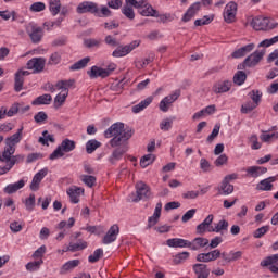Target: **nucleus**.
Here are the masks:
<instances>
[{
  "label": "nucleus",
  "instance_id": "1",
  "mask_svg": "<svg viewBox=\"0 0 278 278\" xmlns=\"http://www.w3.org/2000/svg\"><path fill=\"white\" fill-rule=\"evenodd\" d=\"M131 136H134V129L125 128V124L121 122L112 124L104 131V138H112L109 144L114 149L109 157L110 164L114 166L116 162L123 160V155L129 151V139Z\"/></svg>",
  "mask_w": 278,
  "mask_h": 278
},
{
  "label": "nucleus",
  "instance_id": "2",
  "mask_svg": "<svg viewBox=\"0 0 278 278\" xmlns=\"http://www.w3.org/2000/svg\"><path fill=\"white\" fill-rule=\"evenodd\" d=\"M16 148L12 147H4V150L0 152V162L4 165H0V175H5L7 173H10L12 168H14L15 164H18L25 160V155L17 154Z\"/></svg>",
  "mask_w": 278,
  "mask_h": 278
},
{
  "label": "nucleus",
  "instance_id": "3",
  "mask_svg": "<svg viewBox=\"0 0 278 278\" xmlns=\"http://www.w3.org/2000/svg\"><path fill=\"white\" fill-rule=\"evenodd\" d=\"M77 143L68 138L64 139L61 144L50 154L49 160H58V157H64L65 153L75 151Z\"/></svg>",
  "mask_w": 278,
  "mask_h": 278
},
{
  "label": "nucleus",
  "instance_id": "4",
  "mask_svg": "<svg viewBox=\"0 0 278 278\" xmlns=\"http://www.w3.org/2000/svg\"><path fill=\"white\" fill-rule=\"evenodd\" d=\"M126 3H130L132 8L138 10L139 14L141 16H152L154 17L155 14H157V10L153 9V5H151L147 0H126Z\"/></svg>",
  "mask_w": 278,
  "mask_h": 278
},
{
  "label": "nucleus",
  "instance_id": "5",
  "mask_svg": "<svg viewBox=\"0 0 278 278\" xmlns=\"http://www.w3.org/2000/svg\"><path fill=\"white\" fill-rule=\"evenodd\" d=\"M132 203H138V201H142L143 199L151 198V187L149 185L139 181L136 184V193H131L130 195Z\"/></svg>",
  "mask_w": 278,
  "mask_h": 278
},
{
  "label": "nucleus",
  "instance_id": "6",
  "mask_svg": "<svg viewBox=\"0 0 278 278\" xmlns=\"http://www.w3.org/2000/svg\"><path fill=\"white\" fill-rule=\"evenodd\" d=\"M251 27L256 31H270V29H275L277 24H270V18L257 16L252 18Z\"/></svg>",
  "mask_w": 278,
  "mask_h": 278
},
{
  "label": "nucleus",
  "instance_id": "7",
  "mask_svg": "<svg viewBox=\"0 0 278 278\" xmlns=\"http://www.w3.org/2000/svg\"><path fill=\"white\" fill-rule=\"evenodd\" d=\"M140 47V40H135L126 46L118 45L117 48L113 51V58H125V55H129L134 49Z\"/></svg>",
  "mask_w": 278,
  "mask_h": 278
},
{
  "label": "nucleus",
  "instance_id": "8",
  "mask_svg": "<svg viewBox=\"0 0 278 278\" xmlns=\"http://www.w3.org/2000/svg\"><path fill=\"white\" fill-rule=\"evenodd\" d=\"M76 12L78 14H99V4L92 1H84L78 4Z\"/></svg>",
  "mask_w": 278,
  "mask_h": 278
},
{
  "label": "nucleus",
  "instance_id": "9",
  "mask_svg": "<svg viewBox=\"0 0 278 278\" xmlns=\"http://www.w3.org/2000/svg\"><path fill=\"white\" fill-rule=\"evenodd\" d=\"M181 97V90L177 89L172 94L166 96L159 104L161 112H168L170 105Z\"/></svg>",
  "mask_w": 278,
  "mask_h": 278
},
{
  "label": "nucleus",
  "instance_id": "10",
  "mask_svg": "<svg viewBox=\"0 0 278 278\" xmlns=\"http://www.w3.org/2000/svg\"><path fill=\"white\" fill-rule=\"evenodd\" d=\"M236 14H238V4L229 2L224 9V20L226 23H235Z\"/></svg>",
  "mask_w": 278,
  "mask_h": 278
},
{
  "label": "nucleus",
  "instance_id": "11",
  "mask_svg": "<svg viewBox=\"0 0 278 278\" xmlns=\"http://www.w3.org/2000/svg\"><path fill=\"white\" fill-rule=\"evenodd\" d=\"M48 173H49L48 168H42L37 174H35L29 186L33 192H38V190H40V184L45 179V177H47Z\"/></svg>",
  "mask_w": 278,
  "mask_h": 278
},
{
  "label": "nucleus",
  "instance_id": "12",
  "mask_svg": "<svg viewBox=\"0 0 278 278\" xmlns=\"http://www.w3.org/2000/svg\"><path fill=\"white\" fill-rule=\"evenodd\" d=\"M46 62L43 58H33L27 62L26 66L28 71H33V73H42Z\"/></svg>",
  "mask_w": 278,
  "mask_h": 278
},
{
  "label": "nucleus",
  "instance_id": "13",
  "mask_svg": "<svg viewBox=\"0 0 278 278\" xmlns=\"http://www.w3.org/2000/svg\"><path fill=\"white\" fill-rule=\"evenodd\" d=\"M266 51H255L244 59V64H247L248 68H253V66H257L258 62H262L264 59Z\"/></svg>",
  "mask_w": 278,
  "mask_h": 278
},
{
  "label": "nucleus",
  "instance_id": "14",
  "mask_svg": "<svg viewBox=\"0 0 278 278\" xmlns=\"http://www.w3.org/2000/svg\"><path fill=\"white\" fill-rule=\"evenodd\" d=\"M220 257V250L216 249L207 253H200L197 255L195 260L197 262H202V263H210V262H216Z\"/></svg>",
  "mask_w": 278,
  "mask_h": 278
},
{
  "label": "nucleus",
  "instance_id": "15",
  "mask_svg": "<svg viewBox=\"0 0 278 278\" xmlns=\"http://www.w3.org/2000/svg\"><path fill=\"white\" fill-rule=\"evenodd\" d=\"M118 233H121V228L118 227V225L115 224L111 226L102 239V244H112V242H116Z\"/></svg>",
  "mask_w": 278,
  "mask_h": 278
},
{
  "label": "nucleus",
  "instance_id": "16",
  "mask_svg": "<svg viewBox=\"0 0 278 278\" xmlns=\"http://www.w3.org/2000/svg\"><path fill=\"white\" fill-rule=\"evenodd\" d=\"M200 10H201V2H194L193 4H191L181 18L182 23H190V21H192V18L197 16Z\"/></svg>",
  "mask_w": 278,
  "mask_h": 278
},
{
  "label": "nucleus",
  "instance_id": "17",
  "mask_svg": "<svg viewBox=\"0 0 278 278\" xmlns=\"http://www.w3.org/2000/svg\"><path fill=\"white\" fill-rule=\"evenodd\" d=\"M232 86L233 83H231V80H219L214 84L213 92H215V94H223L225 92H229Z\"/></svg>",
  "mask_w": 278,
  "mask_h": 278
},
{
  "label": "nucleus",
  "instance_id": "18",
  "mask_svg": "<svg viewBox=\"0 0 278 278\" xmlns=\"http://www.w3.org/2000/svg\"><path fill=\"white\" fill-rule=\"evenodd\" d=\"M87 75L90 77V79H97L101 77L102 79H105V77H110V72L105 71L103 67H99L97 65H93L90 71L87 72Z\"/></svg>",
  "mask_w": 278,
  "mask_h": 278
},
{
  "label": "nucleus",
  "instance_id": "19",
  "mask_svg": "<svg viewBox=\"0 0 278 278\" xmlns=\"http://www.w3.org/2000/svg\"><path fill=\"white\" fill-rule=\"evenodd\" d=\"M162 216V202H159L155 206L154 213L148 218L147 229L155 227L160 223V217Z\"/></svg>",
  "mask_w": 278,
  "mask_h": 278
},
{
  "label": "nucleus",
  "instance_id": "20",
  "mask_svg": "<svg viewBox=\"0 0 278 278\" xmlns=\"http://www.w3.org/2000/svg\"><path fill=\"white\" fill-rule=\"evenodd\" d=\"M261 266H269L270 273H278V254L267 256L261 262Z\"/></svg>",
  "mask_w": 278,
  "mask_h": 278
},
{
  "label": "nucleus",
  "instance_id": "21",
  "mask_svg": "<svg viewBox=\"0 0 278 278\" xmlns=\"http://www.w3.org/2000/svg\"><path fill=\"white\" fill-rule=\"evenodd\" d=\"M207 244H210V239L197 237L192 241H189V249H191V251H199V249H205Z\"/></svg>",
  "mask_w": 278,
  "mask_h": 278
},
{
  "label": "nucleus",
  "instance_id": "22",
  "mask_svg": "<svg viewBox=\"0 0 278 278\" xmlns=\"http://www.w3.org/2000/svg\"><path fill=\"white\" fill-rule=\"evenodd\" d=\"M23 129L24 127L21 126L20 129H17V132L13 134L11 137H8L5 139V147H11V149H15L16 144L23 140Z\"/></svg>",
  "mask_w": 278,
  "mask_h": 278
},
{
  "label": "nucleus",
  "instance_id": "23",
  "mask_svg": "<svg viewBox=\"0 0 278 278\" xmlns=\"http://www.w3.org/2000/svg\"><path fill=\"white\" fill-rule=\"evenodd\" d=\"M253 49H255V43H249L247 46H243V47L235 50L231 53V58H233L235 60L244 58V55H248V53H251V51H253Z\"/></svg>",
  "mask_w": 278,
  "mask_h": 278
},
{
  "label": "nucleus",
  "instance_id": "24",
  "mask_svg": "<svg viewBox=\"0 0 278 278\" xmlns=\"http://www.w3.org/2000/svg\"><path fill=\"white\" fill-rule=\"evenodd\" d=\"M193 273L197 275V278H208L210 268L203 263H197L192 266Z\"/></svg>",
  "mask_w": 278,
  "mask_h": 278
},
{
  "label": "nucleus",
  "instance_id": "25",
  "mask_svg": "<svg viewBox=\"0 0 278 278\" xmlns=\"http://www.w3.org/2000/svg\"><path fill=\"white\" fill-rule=\"evenodd\" d=\"M67 194L71 199V203H79V197L84 194V188L72 186L67 189Z\"/></svg>",
  "mask_w": 278,
  "mask_h": 278
},
{
  "label": "nucleus",
  "instance_id": "26",
  "mask_svg": "<svg viewBox=\"0 0 278 278\" xmlns=\"http://www.w3.org/2000/svg\"><path fill=\"white\" fill-rule=\"evenodd\" d=\"M167 247L172 249H189V241L180 238H173L166 241Z\"/></svg>",
  "mask_w": 278,
  "mask_h": 278
},
{
  "label": "nucleus",
  "instance_id": "27",
  "mask_svg": "<svg viewBox=\"0 0 278 278\" xmlns=\"http://www.w3.org/2000/svg\"><path fill=\"white\" fill-rule=\"evenodd\" d=\"M22 188H25V180L23 179L14 184H9L7 187H4L3 192L4 194H15V192H18V190Z\"/></svg>",
  "mask_w": 278,
  "mask_h": 278
},
{
  "label": "nucleus",
  "instance_id": "28",
  "mask_svg": "<svg viewBox=\"0 0 278 278\" xmlns=\"http://www.w3.org/2000/svg\"><path fill=\"white\" fill-rule=\"evenodd\" d=\"M274 181H277V177H275V176L265 178V179L260 181V184L256 186V189L268 192V191L273 190Z\"/></svg>",
  "mask_w": 278,
  "mask_h": 278
},
{
  "label": "nucleus",
  "instance_id": "29",
  "mask_svg": "<svg viewBox=\"0 0 278 278\" xmlns=\"http://www.w3.org/2000/svg\"><path fill=\"white\" fill-rule=\"evenodd\" d=\"M247 173L250 175V177L257 179V177H261V175L268 173V168L262 166H251L247 168Z\"/></svg>",
  "mask_w": 278,
  "mask_h": 278
},
{
  "label": "nucleus",
  "instance_id": "30",
  "mask_svg": "<svg viewBox=\"0 0 278 278\" xmlns=\"http://www.w3.org/2000/svg\"><path fill=\"white\" fill-rule=\"evenodd\" d=\"M81 264V261L79 260H72L66 262L60 269V275H66V273H71V270H75L77 266Z\"/></svg>",
  "mask_w": 278,
  "mask_h": 278
},
{
  "label": "nucleus",
  "instance_id": "31",
  "mask_svg": "<svg viewBox=\"0 0 278 278\" xmlns=\"http://www.w3.org/2000/svg\"><path fill=\"white\" fill-rule=\"evenodd\" d=\"M227 229H229V222L222 219L215 225L214 228H208L207 231L210 233H220V231H227Z\"/></svg>",
  "mask_w": 278,
  "mask_h": 278
},
{
  "label": "nucleus",
  "instance_id": "32",
  "mask_svg": "<svg viewBox=\"0 0 278 278\" xmlns=\"http://www.w3.org/2000/svg\"><path fill=\"white\" fill-rule=\"evenodd\" d=\"M151 103H153V97L146 98L144 100L139 102L137 105L132 106L134 114H138V113L142 112V110H144L146 108H149V105H151Z\"/></svg>",
  "mask_w": 278,
  "mask_h": 278
},
{
  "label": "nucleus",
  "instance_id": "33",
  "mask_svg": "<svg viewBox=\"0 0 278 278\" xmlns=\"http://www.w3.org/2000/svg\"><path fill=\"white\" fill-rule=\"evenodd\" d=\"M29 37L31 42H34L35 45H38V42L42 40V28L33 26L31 31L29 33Z\"/></svg>",
  "mask_w": 278,
  "mask_h": 278
},
{
  "label": "nucleus",
  "instance_id": "34",
  "mask_svg": "<svg viewBox=\"0 0 278 278\" xmlns=\"http://www.w3.org/2000/svg\"><path fill=\"white\" fill-rule=\"evenodd\" d=\"M51 101H53V97H51V94L49 93H45L42 96L37 97L31 104L33 105H50Z\"/></svg>",
  "mask_w": 278,
  "mask_h": 278
},
{
  "label": "nucleus",
  "instance_id": "35",
  "mask_svg": "<svg viewBox=\"0 0 278 278\" xmlns=\"http://www.w3.org/2000/svg\"><path fill=\"white\" fill-rule=\"evenodd\" d=\"M125 5L122 9V13L124 14V16H126V18H129V21H134V18H136V13L134 12V5H131V3H127V0H125Z\"/></svg>",
  "mask_w": 278,
  "mask_h": 278
},
{
  "label": "nucleus",
  "instance_id": "36",
  "mask_svg": "<svg viewBox=\"0 0 278 278\" xmlns=\"http://www.w3.org/2000/svg\"><path fill=\"white\" fill-rule=\"evenodd\" d=\"M49 10L52 16H58L62 10V2L60 0H49Z\"/></svg>",
  "mask_w": 278,
  "mask_h": 278
},
{
  "label": "nucleus",
  "instance_id": "37",
  "mask_svg": "<svg viewBox=\"0 0 278 278\" xmlns=\"http://www.w3.org/2000/svg\"><path fill=\"white\" fill-rule=\"evenodd\" d=\"M90 62V56H86L73 65H71L70 71H81V68H86L88 66V63Z\"/></svg>",
  "mask_w": 278,
  "mask_h": 278
},
{
  "label": "nucleus",
  "instance_id": "38",
  "mask_svg": "<svg viewBox=\"0 0 278 278\" xmlns=\"http://www.w3.org/2000/svg\"><path fill=\"white\" fill-rule=\"evenodd\" d=\"M42 136L43 137H39L38 142L43 147H49V142H55V137H53V135H49L48 130H43Z\"/></svg>",
  "mask_w": 278,
  "mask_h": 278
},
{
  "label": "nucleus",
  "instance_id": "39",
  "mask_svg": "<svg viewBox=\"0 0 278 278\" xmlns=\"http://www.w3.org/2000/svg\"><path fill=\"white\" fill-rule=\"evenodd\" d=\"M233 193V185L223 180L220 188H219V194H224V197H228V194Z\"/></svg>",
  "mask_w": 278,
  "mask_h": 278
},
{
  "label": "nucleus",
  "instance_id": "40",
  "mask_svg": "<svg viewBox=\"0 0 278 278\" xmlns=\"http://www.w3.org/2000/svg\"><path fill=\"white\" fill-rule=\"evenodd\" d=\"M55 86L59 90H66L68 92V88L75 86V79L59 80Z\"/></svg>",
  "mask_w": 278,
  "mask_h": 278
},
{
  "label": "nucleus",
  "instance_id": "41",
  "mask_svg": "<svg viewBox=\"0 0 278 278\" xmlns=\"http://www.w3.org/2000/svg\"><path fill=\"white\" fill-rule=\"evenodd\" d=\"M99 147H101V142H99L97 139H90L86 143V151L88 154H91L94 153Z\"/></svg>",
  "mask_w": 278,
  "mask_h": 278
},
{
  "label": "nucleus",
  "instance_id": "42",
  "mask_svg": "<svg viewBox=\"0 0 278 278\" xmlns=\"http://www.w3.org/2000/svg\"><path fill=\"white\" fill-rule=\"evenodd\" d=\"M102 42L103 40L101 39L89 38L84 41V45L87 49H99Z\"/></svg>",
  "mask_w": 278,
  "mask_h": 278
},
{
  "label": "nucleus",
  "instance_id": "43",
  "mask_svg": "<svg viewBox=\"0 0 278 278\" xmlns=\"http://www.w3.org/2000/svg\"><path fill=\"white\" fill-rule=\"evenodd\" d=\"M88 248V242L79 240L77 243H70L67 251H84V249Z\"/></svg>",
  "mask_w": 278,
  "mask_h": 278
},
{
  "label": "nucleus",
  "instance_id": "44",
  "mask_svg": "<svg viewBox=\"0 0 278 278\" xmlns=\"http://www.w3.org/2000/svg\"><path fill=\"white\" fill-rule=\"evenodd\" d=\"M190 257V252H180L174 256L173 264L178 266L179 264H184L186 260Z\"/></svg>",
  "mask_w": 278,
  "mask_h": 278
},
{
  "label": "nucleus",
  "instance_id": "45",
  "mask_svg": "<svg viewBox=\"0 0 278 278\" xmlns=\"http://www.w3.org/2000/svg\"><path fill=\"white\" fill-rule=\"evenodd\" d=\"M232 79L236 86H242V84L247 81V73H244L243 71H238Z\"/></svg>",
  "mask_w": 278,
  "mask_h": 278
},
{
  "label": "nucleus",
  "instance_id": "46",
  "mask_svg": "<svg viewBox=\"0 0 278 278\" xmlns=\"http://www.w3.org/2000/svg\"><path fill=\"white\" fill-rule=\"evenodd\" d=\"M102 257H103V249L99 248L93 252V254L88 256V262L90 264H97V262H99V260H101Z\"/></svg>",
  "mask_w": 278,
  "mask_h": 278
},
{
  "label": "nucleus",
  "instance_id": "47",
  "mask_svg": "<svg viewBox=\"0 0 278 278\" xmlns=\"http://www.w3.org/2000/svg\"><path fill=\"white\" fill-rule=\"evenodd\" d=\"M257 103L253 102V101H248L245 103H243L241 105V114H249L251 112H253V110H255V108H257Z\"/></svg>",
  "mask_w": 278,
  "mask_h": 278
},
{
  "label": "nucleus",
  "instance_id": "48",
  "mask_svg": "<svg viewBox=\"0 0 278 278\" xmlns=\"http://www.w3.org/2000/svg\"><path fill=\"white\" fill-rule=\"evenodd\" d=\"M152 162H155V155L146 154L140 160V166H141V168H147V166H151Z\"/></svg>",
  "mask_w": 278,
  "mask_h": 278
},
{
  "label": "nucleus",
  "instance_id": "49",
  "mask_svg": "<svg viewBox=\"0 0 278 278\" xmlns=\"http://www.w3.org/2000/svg\"><path fill=\"white\" fill-rule=\"evenodd\" d=\"M25 207L28 212H34V207H36V194H29V198L25 200Z\"/></svg>",
  "mask_w": 278,
  "mask_h": 278
},
{
  "label": "nucleus",
  "instance_id": "50",
  "mask_svg": "<svg viewBox=\"0 0 278 278\" xmlns=\"http://www.w3.org/2000/svg\"><path fill=\"white\" fill-rule=\"evenodd\" d=\"M83 182H85L88 188H92L97 184V177L92 175H83L80 176Z\"/></svg>",
  "mask_w": 278,
  "mask_h": 278
},
{
  "label": "nucleus",
  "instance_id": "51",
  "mask_svg": "<svg viewBox=\"0 0 278 278\" xmlns=\"http://www.w3.org/2000/svg\"><path fill=\"white\" fill-rule=\"evenodd\" d=\"M214 21V16L204 15L202 18L195 20L194 25L195 27H203V25H210Z\"/></svg>",
  "mask_w": 278,
  "mask_h": 278
},
{
  "label": "nucleus",
  "instance_id": "52",
  "mask_svg": "<svg viewBox=\"0 0 278 278\" xmlns=\"http://www.w3.org/2000/svg\"><path fill=\"white\" fill-rule=\"evenodd\" d=\"M23 84H25V78L15 73L14 79V90L15 92H21L23 90Z\"/></svg>",
  "mask_w": 278,
  "mask_h": 278
},
{
  "label": "nucleus",
  "instance_id": "53",
  "mask_svg": "<svg viewBox=\"0 0 278 278\" xmlns=\"http://www.w3.org/2000/svg\"><path fill=\"white\" fill-rule=\"evenodd\" d=\"M153 17L159 18L157 23H168L173 21V15L170 13L160 14V12H157Z\"/></svg>",
  "mask_w": 278,
  "mask_h": 278
},
{
  "label": "nucleus",
  "instance_id": "54",
  "mask_svg": "<svg viewBox=\"0 0 278 278\" xmlns=\"http://www.w3.org/2000/svg\"><path fill=\"white\" fill-rule=\"evenodd\" d=\"M96 16H98L99 18H108L112 16V12L108 7H101V10H99L98 7V13H96Z\"/></svg>",
  "mask_w": 278,
  "mask_h": 278
},
{
  "label": "nucleus",
  "instance_id": "55",
  "mask_svg": "<svg viewBox=\"0 0 278 278\" xmlns=\"http://www.w3.org/2000/svg\"><path fill=\"white\" fill-rule=\"evenodd\" d=\"M68 97V91H65L64 93H59L54 98V105H58L59 108L66 102V98Z\"/></svg>",
  "mask_w": 278,
  "mask_h": 278
},
{
  "label": "nucleus",
  "instance_id": "56",
  "mask_svg": "<svg viewBox=\"0 0 278 278\" xmlns=\"http://www.w3.org/2000/svg\"><path fill=\"white\" fill-rule=\"evenodd\" d=\"M155 60V54H151L148 58H146L142 62H137L136 67L137 68H144V66H149L151 62Z\"/></svg>",
  "mask_w": 278,
  "mask_h": 278
},
{
  "label": "nucleus",
  "instance_id": "57",
  "mask_svg": "<svg viewBox=\"0 0 278 278\" xmlns=\"http://www.w3.org/2000/svg\"><path fill=\"white\" fill-rule=\"evenodd\" d=\"M250 99H252L253 103H256L257 105H260V102L262 101V92H260V90H252L249 93Z\"/></svg>",
  "mask_w": 278,
  "mask_h": 278
},
{
  "label": "nucleus",
  "instance_id": "58",
  "mask_svg": "<svg viewBox=\"0 0 278 278\" xmlns=\"http://www.w3.org/2000/svg\"><path fill=\"white\" fill-rule=\"evenodd\" d=\"M173 128V119L165 118L160 124V129L162 131H169Z\"/></svg>",
  "mask_w": 278,
  "mask_h": 278
},
{
  "label": "nucleus",
  "instance_id": "59",
  "mask_svg": "<svg viewBox=\"0 0 278 278\" xmlns=\"http://www.w3.org/2000/svg\"><path fill=\"white\" fill-rule=\"evenodd\" d=\"M0 16L3 18V21H16V11H0Z\"/></svg>",
  "mask_w": 278,
  "mask_h": 278
},
{
  "label": "nucleus",
  "instance_id": "60",
  "mask_svg": "<svg viewBox=\"0 0 278 278\" xmlns=\"http://www.w3.org/2000/svg\"><path fill=\"white\" fill-rule=\"evenodd\" d=\"M47 118H49V115H47L43 111L38 112V113L35 114V116H34V121H35V123H37L38 125L45 123V121H47Z\"/></svg>",
  "mask_w": 278,
  "mask_h": 278
},
{
  "label": "nucleus",
  "instance_id": "61",
  "mask_svg": "<svg viewBox=\"0 0 278 278\" xmlns=\"http://www.w3.org/2000/svg\"><path fill=\"white\" fill-rule=\"evenodd\" d=\"M269 229H270L269 226H263L261 228H257L254 231L253 236L254 238H262L263 236H266V233H268Z\"/></svg>",
  "mask_w": 278,
  "mask_h": 278
},
{
  "label": "nucleus",
  "instance_id": "62",
  "mask_svg": "<svg viewBox=\"0 0 278 278\" xmlns=\"http://www.w3.org/2000/svg\"><path fill=\"white\" fill-rule=\"evenodd\" d=\"M194 214H197V208H191L187 211L181 217L182 223H188V220H192V218H194Z\"/></svg>",
  "mask_w": 278,
  "mask_h": 278
},
{
  "label": "nucleus",
  "instance_id": "63",
  "mask_svg": "<svg viewBox=\"0 0 278 278\" xmlns=\"http://www.w3.org/2000/svg\"><path fill=\"white\" fill-rule=\"evenodd\" d=\"M46 8H47V5H45L43 2H34L30 5L29 10H30V12H42V11H45Z\"/></svg>",
  "mask_w": 278,
  "mask_h": 278
},
{
  "label": "nucleus",
  "instance_id": "64",
  "mask_svg": "<svg viewBox=\"0 0 278 278\" xmlns=\"http://www.w3.org/2000/svg\"><path fill=\"white\" fill-rule=\"evenodd\" d=\"M222 242H223V237H215L211 240V242L208 241L206 250L216 249Z\"/></svg>",
  "mask_w": 278,
  "mask_h": 278
}]
</instances>
